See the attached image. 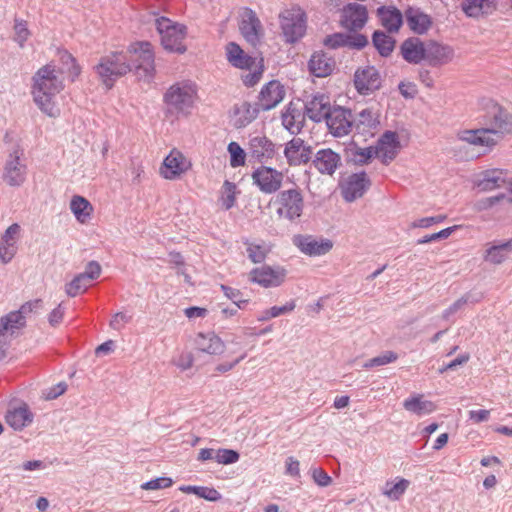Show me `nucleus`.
<instances>
[{
  "mask_svg": "<svg viewBox=\"0 0 512 512\" xmlns=\"http://www.w3.org/2000/svg\"><path fill=\"white\" fill-rule=\"evenodd\" d=\"M65 88L64 80L56 66L50 62L40 67L32 77L31 95L42 113L57 118L61 109L55 97Z\"/></svg>",
  "mask_w": 512,
  "mask_h": 512,
  "instance_id": "nucleus-1",
  "label": "nucleus"
},
{
  "mask_svg": "<svg viewBox=\"0 0 512 512\" xmlns=\"http://www.w3.org/2000/svg\"><path fill=\"white\" fill-rule=\"evenodd\" d=\"M225 54L227 61L233 67L249 71L242 77L245 86L253 87L261 80L265 70L262 57H251L235 42H229L226 45Z\"/></svg>",
  "mask_w": 512,
  "mask_h": 512,
  "instance_id": "nucleus-2",
  "label": "nucleus"
},
{
  "mask_svg": "<svg viewBox=\"0 0 512 512\" xmlns=\"http://www.w3.org/2000/svg\"><path fill=\"white\" fill-rule=\"evenodd\" d=\"M124 50L110 52L102 56L94 71L101 84L108 90L112 89L116 81L132 71L131 63H128V57Z\"/></svg>",
  "mask_w": 512,
  "mask_h": 512,
  "instance_id": "nucleus-3",
  "label": "nucleus"
},
{
  "mask_svg": "<svg viewBox=\"0 0 512 512\" xmlns=\"http://www.w3.org/2000/svg\"><path fill=\"white\" fill-rule=\"evenodd\" d=\"M478 107L485 113L488 128L496 131L499 139L504 134L512 133V114L498 101L482 97L478 100Z\"/></svg>",
  "mask_w": 512,
  "mask_h": 512,
  "instance_id": "nucleus-4",
  "label": "nucleus"
},
{
  "mask_svg": "<svg viewBox=\"0 0 512 512\" xmlns=\"http://www.w3.org/2000/svg\"><path fill=\"white\" fill-rule=\"evenodd\" d=\"M274 205L279 218L296 222L302 217L305 208L303 192L299 187L282 190L277 194Z\"/></svg>",
  "mask_w": 512,
  "mask_h": 512,
  "instance_id": "nucleus-5",
  "label": "nucleus"
},
{
  "mask_svg": "<svg viewBox=\"0 0 512 512\" xmlns=\"http://www.w3.org/2000/svg\"><path fill=\"white\" fill-rule=\"evenodd\" d=\"M279 23L287 43H295L306 33L307 16L298 5L285 8L279 14Z\"/></svg>",
  "mask_w": 512,
  "mask_h": 512,
  "instance_id": "nucleus-6",
  "label": "nucleus"
},
{
  "mask_svg": "<svg viewBox=\"0 0 512 512\" xmlns=\"http://www.w3.org/2000/svg\"><path fill=\"white\" fill-rule=\"evenodd\" d=\"M156 29L165 50L180 54L186 51L184 40L186 38L187 29L185 25L174 22L166 17H160L156 19Z\"/></svg>",
  "mask_w": 512,
  "mask_h": 512,
  "instance_id": "nucleus-7",
  "label": "nucleus"
},
{
  "mask_svg": "<svg viewBox=\"0 0 512 512\" xmlns=\"http://www.w3.org/2000/svg\"><path fill=\"white\" fill-rule=\"evenodd\" d=\"M457 138L462 143L472 147L477 157L490 153L500 140L496 136V131L486 127L460 130L457 133Z\"/></svg>",
  "mask_w": 512,
  "mask_h": 512,
  "instance_id": "nucleus-8",
  "label": "nucleus"
},
{
  "mask_svg": "<svg viewBox=\"0 0 512 512\" xmlns=\"http://www.w3.org/2000/svg\"><path fill=\"white\" fill-rule=\"evenodd\" d=\"M197 99V88L189 81L171 85L164 94V102L177 113H187Z\"/></svg>",
  "mask_w": 512,
  "mask_h": 512,
  "instance_id": "nucleus-9",
  "label": "nucleus"
},
{
  "mask_svg": "<svg viewBox=\"0 0 512 512\" xmlns=\"http://www.w3.org/2000/svg\"><path fill=\"white\" fill-rule=\"evenodd\" d=\"M129 55L128 63H131L139 78L150 80L155 72L154 53L152 46L148 42H139L130 45L124 50Z\"/></svg>",
  "mask_w": 512,
  "mask_h": 512,
  "instance_id": "nucleus-10",
  "label": "nucleus"
},
{
  "mask_svg": "<svg viewBox=\"0 0 512 512\" xmlns=\"http://www.w3.org/2000/svg\"><path fill=\"white\" fill-rule=\"evenodd\" d=\"M192 169V161L177 148L170 150L159 168L160 176L169 181L182 178Z\"/></svg>",
  "mask_w": 512,
  "mask_h": 512,
  "instance_id": "nucleus-11",
  "label": "nucleus"
},
{
  "mask_svg": "<svg viewBox=\"0 0 512 512\" xmlns=\"http://www.w3.org/2000/svg\"><path fill=\"white\" fill-rule=\"evenodd\" d=\"M251 178L262 193L272 194L281 188L284 175L275 168L261 165L252 172Z\"/></svg>",
  "mask_w": 512,
  "mask_h": 512,
  "instance_id": "nucleus-12",
  "label": "nucleus"
},
{
  "mask_svg": "<svg viewBox=\"0 0 512 512\" xmlns=\"http://www.w3.org/2000/svg\"><path fill=\"white\" fill-rule=\"evenodd\" d=\"M287 271L281 266L263 265L254 268L249 273V280L264 288L280 286L286 278Z\"/></svg>",
  "mask_w": 512,
  "mask_h": 512,
  "instance_id": "nucleus-13",
  "label": "nucleus"
},
{
  "mask_svg": "<svg viewBox=\"0 0 512 512\" xmlns=\"http://www.w3.org/2000/svg\"><path fill=\"white\" fill-rule=\"evenodd\" d=\"M239 30L244 39L252 45L260 42L263 36V27L256 13L251 9H244L239 22Z\"/></svg>",
  "mask_w": 512,
  "mask_h": 512,
  "instance_id": "nucleus-14",
  "label": "nucleus"
},
{
  "mask_svg": "<svg viewBox=\"0 0 512 512\" xmlns=\"http://www.w3.org/2000/svg\"><path fill=\"white\" fill-rule=\"evenodd\" d=\"M284 156L289 166L307 164L312 155V148L299 137H294L285 144Z\"/></svg>",
  "mask_w": 512,
  "mask_h": 512,
  "instance_id": "nucleus-15",
  "label": "nucleus"
},
{
  "mask_svg": "<svg viewBox=\"0 0 512 512\" xmlns=\"http://www.w3.org/2000/svg\"><path fill=\"white\" fill-rule=\"evenodd\" d=\"M101 274V266L96 261H91L87 264L86 270L80 273L66 285V293L75 297L87 290L91 282L97 279Z\"/></svg>",
  "mask_w": 512,
  "mask_h": 512,
  "instance_id": "nucleus-16",
  "label": "nucleus"
},
{
  "mask_svg": "<svg viewBox=\"0 0 512 512\" xmlns=\"http://www.w3.org/2000/svg\"><path fill=\"white\" fill-rule=\"evenodd\" d=\"M293 244L305 255L316 257L330 252L333 242L329 239H316L312 236L296 235Z\"/></svg>",
  "mask_w": 512,
  "mask_h": 512,
  "instance_id": "nucleus-17",
  "label": "nucleus"
},
{
  "mask_svg": "<svg viewBox=\"0 0 512 512\" xmlns=\"http://www.w3.org/2000/svg\"><path fill=\"white\" fill-rule=\"evenodd\" d=\"M23 151L15 148L6 161L4 179L12 186L21 185L25 181L26 166L21 162Z\"/></svg>",
  "mask_w": 512,
  "mask_h": 512,
  "instance_id": "nucleus-18",
  "label": "nucleus"
},
{
  "mask_svg": "<svg viewBox=\"0 0 512 512\" xmlns=\"http://www.w3.org/2000/svg\"><path fill=\"white\" fill-rule=\"evenodd\" d=\"M381 76L378 70L373 66H366L356 70L354 75V85L360 94H369L378 90L381 86Z\"/></svg>",
  "mask_w": 512,
  "mask_h": 512,
  "instance_id": "nucleus-19",
  "label": "nucleus"
},
{
  "mask_svg": "<svg viewBox=\"0 0 512 512\" xmlns=\"http://www.w3.org/2000/svg\"><path fill=\"white\" fill-rule=\"evenodd\" d=\"M285 94L284 86L279 81L272 80L262 87L258 98L259 106L265 111L271 110L283 101Z\"/></svg>",
  "mask_w": 512,
  "mask_h": 512,
  "instance_id": "nucleus-20",
  "label": "nucleus"
},
{
  "mask_svg": "<svg viewBox=\"0 0 512 512\" xmlns=\"http://www.w3.org/2000/svg\"><path fill=\"white\" fill-rule=\"evenodd\" d=\"M368 19V12L365 6L360 4H349L343 8L341 14V25L351 31L362 29Z\"/></svg>",
  "mask_w": 512,
  "mask_h": 512,
  "instance_id": "nucleus-21",
  "label": "nucleus"
},
{
  "mask_svg": "<svg viewBox=\"0 0 512 512\" xmlns=\"http://www.w3.org/2000/svg\"><path fill=\"white\" fill-rule=\"evenodd\" d=\"M511 181L512 178L507 170L490 169L482 173L476 186L482 192H489L507 185L510 186Z\"/></svg>",
  "mask_w": 512,
  "mask_h": 512,
  "instance_id": "nucleus-22",
  "label": "nucleus"
},
{
  "mask_svg": "<svg viewBox=\"0 0 512 512\" xmlns=\"http://www.w3.org/2000/svg\"><path fill=\"white\" fill-rule=\"evenodd\" d=\"M400 149V142L396 132L387 131L378 140L374 147L375 157L379 158L383 163L392 161Z\"/></svg>",
  "mask_w": 512,
  "mask_h": 512,
  "instance_id": "nucleus-23",
  "label": "nucleus"
},
{
  "mask_svg": "<svg viewBox=\"0 0 512 512\" xmlns=\"http://www.w3.org/2000/svg\"><path fill=\"white\" fill-rule=\"evenodd\" d=\"M312 163L320 174L332 176L341 165V156L331 148H324L316 152Z\"/></svg>",
  "mask_w": 512,
  "mask_h": 512,
  "instance_id": "nucleus-24",
  "label": "nucleus"
},
{
  "mask_svg": "<svg viewBox=\"0 0 512 512\" xmlns=\"http://www.w3.org/2000/svg\"><path fill=\"white\" fill-rule=\"evenodd\" d=\"M454 55V49L449 45L433 40L426 42V62L431 66L446 65Z\"/></svg>",
  "mask_w": 512,
  "mask_h": 512,
  "instance_id": "nucleus-25",
  "label": "nucleus"
},
{
  "mask_svg": "<svg viewBox=\"0 0 512 512\" xmlns=\"http://www.w3.org/2000/svg\"><path fill=\"white\" fill-rule=\"evenodd\" d=\"M330 132L337 137L347 135L352 127L351 112L344 108H334L326 120Z\"/></svg>",
  "mask_w": 512,
  "mask_h": 512,
  "instance_id": "nucleus-26",
  "label": "nucleus"
},
{
  "mask_svg": "<svg viewBox=\"0 0 512 512\" xmlns=\"http://www.w3.org/2000/svg\"><path fill=\"white\" fill-rule=\"evenodd\" d=\"M379 113L372 108H365L360 111L353 120V126L358 134L373 136L378 130L380 120Z\"/></svg>",
  "mask_w": 512,
  "mask_h": 512,
  "instance_id": "nucleus-27",
  "label": "nucleus"
},
{
  "mask_svg": "<svg viewBox=\"0 0 512 512\" xmlns=\"http://www.w3.org/2000/svg\"><path fill=\"white\" fill-rule=\"evenodd\" d=\"M21 233L19 224L10 225L4 232L0 241V259L3 263L10 262L17 252V242Z\"/></svg>",
  "mask_w": 512,
  "mask_h": 512,
  "instance_id": "nucleus-28",
  "label": "nucleus"
},
{
  "mask_svg": "<svg viewBox=\"0 0 512 512\" xmlns=\"http://www.w3.org/2000/svg\"><path fill=\"white\" fill-rule=\"evenodd\" d=\"M400 52L408 63L419 64L426 61V42L419 38H408L401 44Z\"/></svg>",
  "mask_w": 512,
  "mask_h": 512,
  "instance_id": "nucleus-29",
  "label": "nucleus"
},
{
  "mask_svg": "<svg viewBox=\"0 0 512 512\" xmlns=\"http://www.w3.org/2000/svg\"><path fill=\"white\" fill-rule=\"evenodd\" d=\"M368 180L365 173L353 174L341 186L342 195L348 202L361 197L368 187Z\"/></svg>",
  "mask_w": 512,
  "mask_h": 512,
  "instance_id": "nucleus-30",
  "label": "nucleus"
},
{
  "mask_svg": "<svg viewBox=\"0 0 512 512\" xmlns=\"http://www.w3.org/2000/svg\"><path fill=\"white\" fill-rule=\"evenodd\" d=\"M196 348L209 355H220L225 351L224 341L215 333H198L195 338Z\"/></svg>",
  "mask_w": 512,
  "mask_h": 512,
  "instance_id": "nucleus-31",
  "label": "nucleus"
},
{
  "mask_svg": "<svg viewBox=\"0 0 512 512\" xmlns=\"http://www.w3.org/2000/svg\"><path fill=\"white\" fill-rule=\"evenodd\" d=\"M61 67L57 69L60 76L66 74L67 78L74 82L81 74L82 68L76 58L66 49H57L56 53Z\"/></svg>",
  "mask_w": 512,
  "mask_h": 512,
  "instance_id": "nucleus-32",
  "label": "nucleus"
},
{
  "mask_svg": "<svg viewBox=\"0 0 512 512\" xmlns=\"http://www.w3.org/2000/svg\"><path fill=\"white\" fill-rule=\"evenodd\" d=\"M332 110L328 99L323 95L313 97L306 106L307 116L315 122L327 120Z\"/></svg>",
  "mask_w": 512,
  "mask_h": 512,
  "instance_id": "nucleus-33",
  "label": "nucleus"
},
{
  "mask_svg": "<svg viewBox=\"0 0 512 512\" xmlns=\"http://www.w3.org/2000/svg\"><path fill=\"white\" fill-rule=\"evenodd\" d=\"M403 407L406 411L418 416L431 414L437 408L436 404L430 400H426L423 394L411 395L404 400Z\"/></svg>",
  "mask_w": 512,
  "mask_h": 512,
  "instance_id": "nucleus-34",
  "label": "nucleus"
},
{
  "mask_svg": "<svg viewBox=\"0 0 512 512\" xmlns=\"http://www.w3.org/2000/svg\"><path fill=\"white\" fill-rule=\"evenodd\" d=\"M334 66V60L323 52H315L309 60V70L316 77L329 76Z\"/></svg>",
  "mask_w": 512,
  "mask_h": 512,
  "instance_id": "nucleus-35",
  "label": "nucleus"
},
{
  "mask_svg": "<svg viewBox=\"0 0 512 512\" xmlns=\"http://www.w3.org/2000/svg\"><path fill=\"white\" fill-rule=\"evenodd\" d=\"M249 148L254 157L259 160L272 159L275 155V145L266 136H256L250 140Z\"/></svg>",
  "mask_w": 512,
  "mask_h": 512,
  "instance_id": "nucleus-36",
  "label": "nucleus"
},
{
  "mask_svg": "<svg viewBox=\"0 0 512 512\" xmlns=\"http://www.w3.org/2000/svg\"><path fill=\"white\" fill-rule=\"evenodd\" d=\"M381 25L389 32H397L402 25V14L395 7H380L377 10Z\"/></svg>",
  "mask_w": 512,
  "mask_h": 512,
  "instance_id": "nucleus-37",
  "label": "nucleus"
},
{
  "mask_svg": "<svg viewBox=\"0 0 512 512\" xmlns=\"http://www.w3.org/2000/svg\"><path fill=\"white\" fill-rule=\"evenodd\" d=\"M70 210L76 220L81 224L88 223L94 212L92 204L86 198L79 195L72 197L70 201Z\"/></svg>",
  "mask_w": 512,
  "mask_h": 512,
  "instance_id": "nucleus-38",
  "label": "nucleus"
},
{
  "mask_svg": "<svg viewBox=\"0 0 512 512\" xmlns=\"http://www.w3.org/2000/svg\"><path fill=\"white\" fill-rule=\"evenodd\" d=\"M406 19L409 28L417 34H424L432 25L431 17L418 9H409Z\"/></svg>",
  "mask_w": 512,
  "mask_h": 512,
  "instance_id": "nucleus-39",
  "label": "nucleus"
},
{
  "mask_svg": "<svg viewBox=\"0 0 512 512\" xmlns=\"http://www.w3.org/2000/svg\"><path fill=\"white\" fill-rule=\"evenodd\" d=\"M512 251V238L508 241L489 246L484 253V260L493 265H500L508 259Z\"/></svg>",
  "mask_w": 512,
  "mask_h": 512,
  "instance_id": "nucleus-40",
  "label": "nucleus"
},
{
  "mask_svg": "<svg viewBox=\"0 0 512 512\" xmlns=\"http://www.w3.org/2000/svg\"><path fill=\"white\" fill-rule=\"evenodd\" d=\"M25 324V316L18 311H14L1 318L0 320V342L6 334H13L16 330Z\"/></svg>",
  "mask_w": 512,
  "mask_h": 512,
  "instance_id": "nucleus-41",
  "label": "nucleus"
},
{
  "mask_svg": "<svg viewBox=\"0 0 512 512\" xmlns=\"http://www.w3.org/2000/svg\"><path fill=\"white\" fill-rule=\"evenodd\" d=\"M5 419L9 426L20 430L32 422V414L27 407L23 406L8 411Z\"/></svg>",
  "mask_w": 512,
  "mask_h": 512,
  "instance_id": "nucleus-42",
  "label": "nucleus"
},
{
  "mask_svg": "<svg viewBox=\"0 0 512 512\" xmlns=\"http://www.w3.org/2000/svg\"><path fill=\"white\" fill-rule=\"evenodd\" d=\"M349 159L358 165H364L370 162L375 156L374 147H360L355 143H351L346 149Z\"/></svg>",
  "mask_w": 512,
  "mask_h": 512,
  "instance_id": "nucleus-43",
  "label": "nucleus"
},
{
  "mask_svg": "<svg viewBox=\"0 0 512 512\" xmlns=\"http://www.w3.org/2000/svg\"><path fill=\"white\" fill-rule=\"evenodd\" d=\"M300 116L301 113L297 109L296 105L290 102L281 114L283 127L292 134L297 133L300 130V126L298 124Z\"/></svg>",
  "mask_w": 512,
  "mask_h": 512,
  "instance_id": "nucleus-44",
  "label": "nucleus"
},
{
  "mask_svg": "<svg viewBox=\"0 0 512 512\" xmlns=\"http://www.w3.org/2000/svg\"><path fill=\"white\" fill-rule=\"evenodd\" d=\"M179 490L186 494H194L211 502L221 499V494L213 487L185 485L181 486Z\"/></svg>",
  "mask_w": 512,
  "mask_h": 512,
  "instance_id": "nucleus-45",
  "label": "nucleus"
},
{
  "mask_svg": "<svg viewBox=\"0 0 512 512\" xmlns=\"http://www.w3.org/2000/svg\"><path fill=\"white\" fill-rule=\"evenodd\" d=\"M492 0H463L461 7L468 17H479L491 8Z\"/></svg>",
  "mask_w": 512,
  "mask_h": 512,
  "instance_id": "nucleus-46",
  "label": "nucleus"
},
{
  "mask_svg": "<svg viewBox=\"0 0 512 512\" xmlns=\"http://www.w3.org/2000/svg\"><path fill=\"white\" fill-rule=\"evenodd\" d=\"M373 44L381 56H389L395 47V40L384 32L376 31L373 34Z\"/></svg>",
  "mask_w": 512,
  "mask_h": 512,
  "instance_id": "nucleus-47",
  "label": "nucleus"
},
{
  "mask_svg": "<svg viewBox=\"0 0 512 512\" xmlns=\"http://www.w3.org/2000/svg\"><path fill=\"white\" fill-rule=\"evenodd\" d=\"M245 244L247 246L246 251L248 254V258L253 263L263 262L271 251V247L265 242L256 243L247 241L245 242Z\"/></svg>",
  "mask_w": 512,
  "mask_h": 512,
  "instance_id": "nucleus-48",
  "label": "nucleus"
},
{
  "mask_svg": "<svg viewBox=\"0 0 512 512\" xmlns=\"http://www.w3.org/2000/svg\"><path fill=\"white\" fill-rule=\"evenodd\" d=\"M410 482L404 478H397V482H386L383 494L391 500H399L409 487Z\"/></svg>",
  "mask_w": 512,
  "mask_h": 512,
  "instance_id": "nucleus-49",
  "label": "nucleus"
},
{
  "mask_svg": "<svg viewBox=\"0 0 512 512\" xmlns=\"http://www.w3.org/2000/svg\"><path fill=\"white\" fill-rule=\"evenodd\" d=\"M237 187L233 182L224 181L219 201L225 210L231 209L236 203Z\"/></svg>",
  "mask_w": 512,
  "mask_h": 512,
  "instance_id": "nucleus-50",
  "label": "nucleus"
},
{
  "mask_svg": "<svg viewBox=\"0 0 512 512\" xmlns=\"http://www.w3.org/2000/svg\"><path fill=\"white\" fill-rule=\"evenodd\" d=\"M230 154V166L233 168L244 166L246 163V153L237 142H230L227 148Z\"/></svg>",
  "mask_w": 512,
  "mask_h": 512,
  "instance_id": "nucleus-51",
  "label": "nucleus"
},
{
  "mask_svg": "<svg viewBox=\"0 0 512 512\" xmlns=\"http://www.w3.org/2000/svg\"><path fill=\"white\" fill-rule=\"evenodd\" d=\"M14 34V40L19 44L20 47H23L31 35L28 29L27 21L16 19L14 23Z\"/></svg>",
  "mask_w": 512,
  "mask_h": 512,
  "instance_id": "nucleus-52",
  "label": "nucleus"
},
{
  "mask_svg": "<svg viewBox=\"0 0 512 512\" xmlns=\"http://www.w3.org/2000/svg\"><path fill=\"white\" fill-rule=\"evenodd\" d=\"M239 453L232 449L219 448L216 449L215 461L218 464L229 465L239 460Z\"/></svg>",
  "mask_w": 512,
  "mask_h": 512,
  "instance_id": "nucleus-53",
  "label": "nucleus"
},
{
  "mask_svg": "<svg viewBox=\"0 0 512 512\" xmlns=\"http://www.w3.org/2000/svg\"><path fill=\"white\" fill-rule=\"evenodd\" d=\"M398 356L392 351H387L384 354L374 357L364 364V368H372L375 366H383L397 360Z\"/></svg>",
  "mask_w": 512,
  "mask_h": 512,
  "instance_id": "nucleus-54",
  "label": "nucleus"
},
{
  "mask_svg": "<svg viewBox=\"0 0 512 512\" xmlns=\"http://www.w3.org/2000/svg\"><path fill=\"white\" fill-rule=\"evenodd\" d=\"M324 45L330 48H338L350 45V37L342 33H335L324 39Z\"/></svg>",
  "mask_w": 512,
  "mask_h": 512,
  "instance_id": "nucleus-55",
  "label": "nucleus"
},
{
  "mask_svg": "<svg viewBox=\"0 0 512 512\" xmlns=\"http://www.w3.org/2000/svg\"><path fill=\"white\" fill-rule=\"evenodd\" d=\"M221 289L224 292L225 296L233 301V303L238 308H244L245 305L248 303L247 299L242 298V293L240 290L231 288L225 285H221Z\"/></svg>",
  "mask_w": 512,
  "mask_h": 512,
  "instance_id": "nucleus-56",
  "label": "nucleus"
},
{
  "mask_svg": "<svg viewBox=\"0 0 512 512\" xmlns=\"http://www.w3.org/2000/svg\"><path fill=\"white\" fill-rule=\"evenodd\" d=\"M173 481L169 477H159L147 481L141 485L143 490H157L162 488H168L172 485Z\"/></svg>",
  "mask_w": 512,
  "mask_h": 512,
  "instance_id": "nucleus-57",
  "label": "nucleus"
},
{
  "mask_svg": "<svg viewBox=\"0 0 512 512\" xmlns=\"http://www.w3.org/2000/svg\"><path fill=\"white\" fill-rule=\"evenodd\" d=\"M132 320V316L124 313L118 312L113 315L110 321V327L114 330L120 331L124 329V327Z\"/></svg>",
  "mask_w": 512,
  "mask_h": 512,
  "instance_id": "nucleus-58",
  "label": "nucleus"
},
{
  "mask_svg": "<svg viewBox=\"0 0 512 512\" xmlns=\"http://www.w3.org/2000/svg\"><path fill=\"white\" fill-rule=\"evenodd\" d=\"M312 477L314 481L321 487H326L331 484V477L321 468L312 470Z\"/></svg>",
  "mask_w": 512,
  "mask_h": 512,
  "instance_id": "nucleus-59",
  "label": "nucleus"
},
{
  "mask_svg": "<svg viewBox=\"0 0 512 512\" xmlns=\"http://www.w3.org/2000/svg\"><path fill=\"white\" fill-rule=\"evenodd\" d=\"M444 219H445V216H443V215H439V216H435V217H425V218L416 220L415 222L412 223L411 226L413 228H428L435 223L443 222Z\"/></svg>",
  "mask_w": 512,
  "mask_h": 512,
  "instance_id": "nucleus-60",
  "label": "nucleus"
},
{
  "mask_svg": "<svg viewBox=\"0 0 512 512\" xmlns=\"http://www.w3.org/2000/svg\"><path fill=\"white\" fill-rule=\"evenodd\" d=\"M285 472L292 477H298L300 475V463L294 457H288L285 462Z\"/></svg>",
  "mask_w": 512,
  "mask_h": 512,
  "instance_id": "nucleus-61",
  "label": "nucleus"
},
{
  "mask_svg": "<svg viewBox=\"0 0 512 512\" xmlns=\"http://www.w3.org/2000/svg\"><path fill=\"white\" fill-rule=\"evenodd\" d=\"M42 308H43L42 300L36 299V300H33V301L23 304L19 310L24 316H26L30 313L37 312V311L41 310Z\"/></svg>",
  "mask_w": 512,
  "mask_h": 512,
  "instance_id": "nucleus-62",
  "label": "nucleus"
},
{
  "mask_svg": "<svg viewBox=\"0 0 512 512\" xmlns=\"http://www.w3.org/2000/svg\"><path fill=\"white\" fill-rule=\"evenodd\" d=\"M399 90L405 98H413L418 92L417 86L412 82L400 83Z\"/></svg>",
  "mask_w": 512,
  "mask_h": 512,
  "instance_id": "nucleus-63",
  "label": "nucleus"
},
{
  "mask_svg": "<svg viewBox=\"0 0 512 512\" xmlns=\"http://www.w3.org/2000/svg\"><path fill=\"white\" fill-rule=\"evenodd\" d=\"M505 197L504 194H501V195H498V196H492V197H487L483 200H480L478 203H477V208L479 210H486V209H489L491 208L492 206H494L496 203L500 202L501 200H503Z\"/></svg>",
  "mask_w": 512,
  "mask_h": 512,
  "instance_id": "nucleus-64",
  "label": "nucleus"
}]
</instances>
